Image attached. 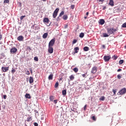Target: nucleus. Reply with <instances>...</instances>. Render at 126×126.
<instances>
[{
  "instance_id": "obj_1",
  "label": "nucleus",
  "mask_w": 126,
  "mask_h": 126,
  "mask_svg": "<svg viewBox=\"0 0 126 126\" xmlns=\"http://www.w3.org/2000/svg\"><path fill=\"white\" fill-rule=\"evenodd\" d=\"M106 30L107 31V33H103L102 36H101V37H103V38H107L111 35H115V32H117V31H118L119 29H118V28H117L116 29H115L114 28H108L106 29Z\"/></svg>"
},
{
  "instance_id": "obj_2",
  "label": "nucleus",
  "mask_w": 126,
  "mask_h": 126,
  "mask_svg": "<svg viewBox=\"0 0 126 126\" xmlns=\"http://www.w3.org/2000/svg\"><path fill=\"white\" fill-rule=\"evenodd\" d=\"M126 93V88H123L118 93L117 95H125Z\"/></svg>"
},
{
  "instance_id": "obj_3",
  "label": "nucleus",
  "mask_w": 126,
  "mask_h": 126,
  "mask_svg": "<svg viewBox=\"0 0 126 126\" xmlns=\"http://www.w3.org/2000/svg\"><path fill=\"white\" fill-rule=\"evenodd\" d=\"M60 11V9L59 8H57L54 11L53 14V18H56L57 16H58V13H59V11Z\"/></svg>"
},
{
  "instance_id": "obj_4",
  "label": "nucleus",
  "mask_w": 126,
  "mask_h": 126,
  "mask_svg": "<svg viewBox=\"0 0 126 126\" xmlns=\"http://www.w3.org/2000/svg\"><path fill=\"white\" fill-rule=\"evenodd\" d=\"M55 42H56V38L54 37L52 39H51L49 44H48V46L49 47H53L54 45H55Z\"/></svg>"
},
{
  "instance_id": "obj_5",
  "label": "nucleus",
  "mask_w": 126,
  "mask_h": 126,
  "mask_svg": "<svg viewBox=\"0 0 126 126\" xmlns=\"http://www.w3.org/2000/svg\"><path fill=\"white\" fill-rule=\"evenodd\" d=\"M16 52H17V48H16L15 47L13 46L12 48L10 50V52L11 54H16Z\"/></svg>"
},
{
  "instance_id": "obj_6",
  "label": "nucleus",
  "mask_w": 126,
  "mask_h": 126,
  "mask_svg": "<svg viewBox=\"0 0 126 126\" xmlns=\"http://www.w3.org/2000/svg\"><path fill=\"white\" fill-rule=\"evenodd\" d=\"M103 60L104 62H109L110 60H111V56H104L103 57Z\"/></svg>"
},
{
  "instance_id": "obj_7",
  "label": "nucleus",
  "mask_w": 126,
  "mask_h": 126,
  "mask_svg": "<svg viewBox=\"0 0 126 126\" xmlns=\"http://www.w3.org/2000/svg\"><path fill=\"white\" fill-rule=\"evenodd\" d=\"M48 51L49 54H53V53H54V48H53V46H48Z\"/></svg>"
},
{
  "instance_id": "obj_8",
  "label": "nucleus",
  "mask_w": 126,
  "mask_h": 126,
  "mask_svg": "<svg viewBox=\"0 0 126 126\" xmlns=\"http://www.w3.org/2000/svg\"><path fill=\"white\" fill-rule=\"evenodd\" d=\"M99 25H104L105 24V20L103 19H100L98 21Z\"/></svg>"
},
{
  "instance_id": "obj_9",
  "label": "nucleus",
  "mask_w": 126,
  "mask_h": 126,
  "mask_svg": "<svg viewBox=\"0 0 126 126\" xmlns=\"http://www.w3.org/2000/svg\"><path fill=\"white\" fill-rule=\"evenodd\" d=\"M74 52L72 53V55H73V56H74L75 54H77V53H78V51H79V47H75L74 48Z\"/></svg>"
},
{
  "instance_id": "obj_10",
  "label": "nucleus",
  "mask_w": 126,
  "mask_h": 126,
  "mask_svg": "<svg viewBox=\"0 0 126 126\" xmlns=\"http://www.w3.org/2000/svg\"><path fill=\"white\" fill-rule=\"evenodd\" d=\"M97 72V66H94L92 68L91 73H96Z\"/></svg>"
},
{
  "instance_id": "obj_11",
  "label": "nucleus",
  "mask_w": 126,
  "mask_h": 126,
  "mask_svg": "<svg viewBox=\"0 0 126 126\" xmlns=\"http://www.w3.org/2000/svg\"><path fill=\"white\" fill-rule=\"evenodd\" d=\"M9 68V67H1V70L3 72H6L8 71V69Z\"/></svg>"
},
{
  "instance_id": "obj_12",
  "label": "nucleus",
  "mask_w": 126,
  "mask_h": 126,
  "mask_svg": "<svg viewBox=\"0 0 126 126\" xmlns=\"http://www.w3.org/2000/svg\"><path fill=\"white\" fill-rule=\"evenodd\" d=\"M17 39L18 41L21 42V41H23V40H24V37L22 35H20L17 37Z\"/></svg>"
},
{
  "instance_id": "obj_13",
  "label": "nucleus",
  "mask_w": 126,
  "mask_h": 126,
  "mask_svg": "<svg viewBox=\"0 0 126 126\" xmlns=\"http://www.w3.org/2000/svg\"><path fill=\"white\" fill-rule=\"evenodd\" d=\"M44 23H49L50 22V20L49 18L45 17L43 19Z\"/></svg>"
},
{
  "instance_id": "obj_14",
  "label": "nucleus",
  "mask_w": 126,
  "mask_h": 126,
  "mask_svg": "<svg viewBox=\"0 0 126 126\" xmlns=\"http://www.w3.org/2000/svg\"><path fill=\"white\" fill-rule=\"evenodd\" d=\"M108 4L109 5H111V6H114V5H115V4L114 3V0H109V2L108 3Z\"/></svg>"
},
{
  "instance_id": "obj_15",
  "label": "nucleus",
  "mask_w": 126,
  "mask_h": 126,
  "mask_svg": "<svg viewBox=\"0 0 126 126\" xmlns=\"http://www.w3.org/2000/svg\"><path fill=\"white\" fill-rule=\"evenodd\" d=\"M29 82L30 84H32V83L34 82V79H33V77L32 76L30 77Z\"/></svg>"
},
{
  "instance_id": "obj_16",
  "label": "nucleus",
  "mask_w": 126,
  "mask_h": 126,
  "mask_svg": "<svg viewBox=\"0 0 126 126\" xmlns=\"http://www.w3.org/2000/svg\"><path fill=\"white\" fill-rule=\"evenodd\" d=\"M5 57V55H4V53H2L0 54V60H2V59L4 58Z\"/></svg>"
},
{
  "instance_id": "obj_17",
  "label": "nucleus",
  "mask_w": 126,
  "mask_h": 126,
  "mask_svg": "<svg viewBox=\"0 0 126 126\" xmlns=\"http://www.w3.org/2000/svg\"><path fill=\"white\" fill-rule=\"evenodd\" d=\"M54 77V74H51L48 76V79L49 80H53V78Z\"/></svg>"
},
{
  "instance_id": "obj_18",
  "label": "nucleus",
  "mask_w": 126,
  "mask_h": 126,
  "mask_svg": "<svg viewBox=\"0 0 126 126\" xmlns=\"http://www.w3.org/2000/svg\"><path fill=\"white\" fill-rule=\"evenodd\" d=\"M25 97L26 99H31V95H30V94H26Z\"/></svg>"
},
{
  "instance_id": "obj_19",
  "label": "nucleus",
  "mask_w": 126,
  "mask_h": 126,
  "mask_svg": "<svg viewBox=\"0 0 126 126\" xmlns=\"http://www.w3.org/2000/svg\"><path fill=\"white\" fill-rule=\"evenodd\" d=\"M55 99V96L54 95H50L49 97L50 101L51 102L54 101V99Z\"/></svg>"
},
{
  "instance_id": "obj_20",
  "label": "nucleus",
  "mask_w": 126,
  "mask_h": 126,
  "mask_svg": "<svg viewBox=\"0 0 126 126\" xmlns=\"http://www.w3.org/2000/svg\"><path fill=\"white\" fill-rule=\"evenodd\" d=\"M83 50L84 52H88V51H89V47L85 46L83 48Z\"/></svg>"
},
{
  "instance_id": "obj_21",
  "label": "nucleus",
  "mask_w": 126,
  "mask_h": 126,
  "mask_svg": "<svg viewBox=\"0 0 126 126\" xmlns=\"http://www.w3.org/2000/svg\"><path fill=\"white\" fill-rule=\"evenodd\" d=\"M67 18H68L67 15H64L63 16V20H67Z\"/></svg>"
},
{
  "instance_id": "obj_22",
  "label": "nucleus",
  "mask_w": 126,
  "mask_h": 126,
  "mask_svg": "<svg viewBox=\"0 0 126 126\" xmlns=\"http://www.w3.org/2000/svg\"><path fill=\"white\" fill-rule=\"evenodd\" d=\"M47 37H48V33L45 32L43 34L42 37L43 38V39H46Z\"/></svg>"
},
{
  "instance_id": "obj_23",
  "label": "nucleus",
  "mask_w": 126,
  "mask_h": 126,
  "mask_svg": "<svg viewBox=\"0 0 126 126\" xmlns=\"http://www.w3.org/2000/svg\"><path fill=\"white\" fill-rule=\"evenodd\" d=\"M62 95L65 96L66 95V90H63L62 91Z\"/></svg>"
},
{
  "instance_id": "obj_24",
  "label": "nucleus",
  "mask_w": 126,
  "mask_h": 126,
  "mask_svg": "<svg viewBox=\"0 0 126 126\" xmlns=\"http://www.w3.org/2000/svg\"><path fill=\"white\" fill-rule=\"evenodd\" d=\"M80 38H83L84 37V32H81L79 35Z\"/></svg>"
},
{
  "instance_id": "obj_25",
  "label": "nucleus",
  "mask_w": 126,
  "mask_h": 126,
  "mask_svg": "<svg viewBox=\"0 0 126 126\" xmlns=\"http://www.w3.org/2000/svg\"><path fill=\"white\" fill-rule=\"evenodd\" d=\"M63 14H64V11H62L60 13V14H59V16H60V17H62V16H63Z\"/></svg>"
},
{
  "instance_id": "obj_26",
  "label": "nucleus",
  "mask_w": 126,
  "mask_h": 126,
  "mask_svg": "<svg viewBox=\"0 0 126 126\" xmlns=\"http://www.w3.org/2000/svg\"><path fill=\"white\" fill-rule=\"evenodd\" d=\"M73 70L74 71V72H77L78 71V68L75 67L73 69Z\"/></svg>"
},
{
  "instance_id": "obj_27",
  "label": "nucleus",
  "mask_w": 126,
  "mask_h": 126,
  "mask_svg": "<svg viewBox=\"0 0 126 126\" xmlns=\"http://www.w3.org/2000/svg\"><path fill=\"white\" fill-rule=\"evenodd\" d=\"M30 121H32V118L31 117H28L27 119V122H30Z\"/></svg>"
},
{
  "instance_id": "obj_28",
  "label": "nucleus",
  "mask_w": 126,
  "mask_h": 126,
  "mask_svg": "<svg viewBox=\"0 0 126 126\" xmlns=\"http://www.w3.org/2000/svg\"><path fill=\"white\" fill-rule=\"evenodd\" d=\"M121 27H122V28H126V22L123 24Z\"/></svg>"
},
{
  "instance_id": "obj_29",
  "label": "nucleus",
  "mask_w": 126,
  "mask_h": 126,
  "mask_svg": "<svg viewBox=\"0 0 126 126\" xmlns=\"http://www.w3.org/2000/svg\"><path fill=\"white\" fill-rule=\"evenodd\" d=\"M69 78L70 79V80H73V79H74V76L73 75H71V76H69Z\"/></svg>"
},
{
  "instance_id": "obj_30",
  "label": "nucleus",
  "mask_w": 126,
  "mask_h": 126,
  "mask_svg": "<svg viewBox=\"0 0 126 126\" xmlns=\"http://www.w3.org/2000/svg\"><path fill=\"white\" fill-rule=\"evenodd\" d=\"M100 101H104L105 100V96H102L99 98Z\"/></svg>"
},
{
  "instance_id": "obj_31",
  "label": "nucleus",
  "mask_w": 126,
  "mask_h": 126,
  "mask_svg": "<svg viewBox=\"0 0 126 126\" xmlns=\"http://www.w3.org/2000/svg\"><path fill=\"white\" fill-rule=\"evenodd\" d=\"M34 61H35V62H39V58H38V57H34Z\"/></svg>"
},
{
  "instance_id": "obj_32",
  "label": "nucleus",
  "mask_w": 126,
  "mask_h": 126,
  "mask_svg": "<svg viewBox=\"0 0 126 126\" xmlns=\"http://www.w3.org/2000/svg\"><path fill=\"white\" fill-rule=\"evenodd\" d=\"M40 29V26H35L34 30H39Z\"/></svg>"
},
{
  "instance_id": "obj_33",
  "label": "nucleus",
  "mask_w": 126,
  "mask_h": 126,
  "mask_svg": "<svg viewBox=\"0 0 126 126\" xmlns=\"http://www.w3.org/2000/svg\"><path fill=\"white\" fill-rule=\"evenodd\" d=\"M112 59H113V60H114L115 61H116V60H117V59H118V56L117 55H114L112 57Z\"/></svg>"
},
{
  "instance_id": "obj_34",
  "label": "nucleus",
  "mask_w": 126,
  "mask_h": 126,
  "mask_svg": "<svg viewBox=\"0 0 126 126\" xmlns=\"http://www.w3.org/2000/svg\"><path fill=\"white\" fill-rule=\"evenodd\" d=\"M58 87H59V82H57L55 83V88H58Z\"/></svg>"
},
{
  "instance_id": "obj_35",
  "label": "nucleus",
  "mask_w": 126,
  "mask_h": 126,
  "mask_svg": "<svg viewBox=\"0 0 126 126\" xmlns=\"http://www.w3.org/2000/svg\"><path fill=\"white\" fill-rule=\"evenodd\" d=\"M77 43V39H74L72 41V45H74V44H76Z\"/></svg>"
},
{
  "instance_id": "obj_36",
  "label": "nucleus",
  "mask_w": 126,
  "mask_h": 126,
  "mask_svg": "<svg viewBox=\"0 0 126 126\" xmlns=\"http://www.w3.org/2000/svg\"><path fill=\"white\" fill-rule=\"evenodd\" d=\"M124 60H120L119 61V64H123L124 63Z\"/></svg>"
},
{
  "instance_id": "obj_37",
  "label": "nucleus",
  "mask_w": 126,
  "mask_h": 126,
  "mask_svg": "<svg viewBox=\"0 0 126 126\" xmlns=\"http://www.w3.org/2000/svg\"><path fill=\"white\" fill-rule=\"evenodd\" d=\"M16 71V70H15V69H13V68H12L11 72L12 74H14V72H15Z\"/></svg>"
},
{
  "instance_id": "obj_38",
  "label": "nucleus",
  "mask_w": 126,
  "mask_h": 126,
  "mask_svg": "<svg viewBox=\"0 0 126 126\" xmlns=\"http://www.w3.org/2000/svg\"><path fill=\"white\" fill-rule=\"evenodd\" d=\"M26 50L27 51H29V52H30V51H31V48L30 47V46H27Z\"/></svg>"
},
{
  "instance_id": "obj_39",
  "label": "nucleus",
  "mask_w": 126,
  "mask_h": 126,
  "mask_svg": "<svg viewBox=\"0 0 126 126\" xmlns=\"http://www.w3.org/2000/svg\"><path fill=\"white\" fill-rule=\"evenodd\" d=\"M3 3H9V0H4Z\"/></svg>"
},
{
  "instance_id": "obj_40",
  "label": "nucleus",
  "mask_w": 126,
  "mask_h": 126,
  "mask_svg": "<svg viewBox=\"0 0 126 126\" xmlns=\"http://www.w3.org/2000/svg\"><path fill=\"white\" fill-rule=\"evenodd\" d=\"M117 78L118 79H121V78H122V75L121 74L117 75Z\"/></svg>"
},
{
  "instance_id": "obj_41",
  "label": "nucleus",
  "mask_w": 126,
  "mask_h": 126,
  "mask_svg": "<svg viewBox=\"0 0 126 126\" xmlns=\"http://www.w3.org/2000/svg\"><path fill=\"white\" fill-rule=\"evenodd\" d=\"M112 92L114 93V95H116V93H117V90L116 89H113L112 91Z\"/></svg>"
},
{
  "instance_id": "obj_42",
  "label": "nucleus",
  "mask_w": 126,
  "mask_h": 126,
  "mask_svg": "<svg viewBox=\"0 0 126 126\" xmlns=\"http://www.w3.org/2000/svg\"><path fill=\"white\" fill-rule=\"evenodd\" d=\"M26 71V74H27L28 75H30V72L29 70H25Z\"/></svg>"
},
{
  "instance_id": "obj_43",
  "label": "nucleus",
  "mask_w": 126,
  "mask_h": 126,
  "mask_svg": "<svg viewBox=\"0 0 126 126\" xmlns=\"http://www.w3.org/2000/svg\"><path fill=\"white\" fill-rule=\"evenodd\" d=\"M70 7H71V9H74V7H75V5H71Z\"/></svg>"
},
{
  "instance_id": "obj_44",
  "label": "nucleus",
  "mask_w": 126,
  "mask_h": 126,
  "mask_svg": "<svg viewBox=\"0 0 126 126\" xmlns=\"http://www.w3.org/2000/svg\"><path fill=\"white\" fill-rule=\"evenodd\" d=\"M3 99H4V100H5L6 99V98H7V96L6 95V94H3Z\"/></svg>"
},
{
  "instance_id": "obj_45",
  "label": "nucleus",
  "mask_w": 126,
  "mask_h": 126,
  "mask_svg": "<svg viewBox=\"0 0 126 126\" xmlns=\"http://www.w3.org/2000/svg\"><path fill=\"white\" fill-rule=\"evenodd\" d=\"M24 17H26V15H24V16H21L20 17V20H22L23 19V18H24Z\"/></svg>"
},
{
  "instance_id": "obj_46",
  "label": "nucleus",
  "mask_w": 126,
  "mask_h": 126,
  "mask_svg": "<svg viewBox=\"0 0 126 126\" xmlns=\"http://www.w3.org/2000/svg\"><path fill=\"white\" fill-rule=\"evenodd\" d=\"M92 119L93 120V121H96V117L94 116L92 117Z\"/></svg>"
},
{
  "instance_id": "obj_47",
  "label": "nucleus",
  "mask_w": 126,
  "mask_h": 126,
  "mask_svg": "<svg viewBox=\"0 0 126 126\" xmlns=\"http://www.w3.org/2000/svg\"><path fill=\"white\" fill-rule=\"evenodd\" d=\"M60 16H59L58 17H57V22H59V21H60V20H61V19L60 18Z\"/></svg>"
},
{
  "instance_id": "obj_48",
  "label": "nucleus",
  "mask_w": 126,
  "mask_h": 126,
  "mask_svg": "<svg viewBox=\"0 0 126 126\" xmlns=\"http://www.w3.org/2000/svg\"><path fill=\"white\" fill-rule=\"evenodd\" d=\"M53 102L54 103V104H57V103H58V99H56L53 100Z\"/></svg>"
},
{
  "instance_id": "obj_49",
  "label": "nucleus",
  "mask_w": 126,
  "mask_h": 126,
  "mask_svg": "<svg viewBox=\"0 0 126 126\" xmlns=\"http://www.w3.org/2000/svg\"><path fill=\"white\" fill-rule=\"evenodd\" d=\"M33 125L34 126H39V124H38V123H36V122H34L33 123Z\"/></svg>"
},
{
  "instance_id": "obj_50",
  "label": "nucleus",
  "mask_w": 126,
  "mask_h": 126,
  "mask_svg": "<svg viewBox=\"0 0 126 126\" xmlns=\"http://www.w3.org/2000/svg\"><path fill=\"white\" fill-rule=\"evenodd\" d=\"M67 27H68V25H64V28L65 29H66V28H67Z\"/></svg>"
},
{
  "instance_id": "obj_51",
  "label": "nucleus",
  "mask_w": 126,
  "mask_h": 126,
  "mask_svg": "<svg viewBox=\"0 0 126 126\" xmlns=\"http://www.w3.org/2000/svg\"><path fill=\"white\" fill-rule=\"evenodd\" d=\"M19 7H21V6H22V4L20 2H19Z\"/></svg>"
},
{
  "instance_id": "obj_52",
  "label": "nucleus",
  "mask_w": 126,
  "mask_h": 126,
  "mask_svg": "<svg viewBox=\"0 0 126 126\" xmlns=\"http://www.w3.org/2000/svg\"><path fill=\"white\" fill-rule=\"evenodd\" d=\"M34 112L35 113H36L37 115H39V112H38V111L34 110Z\"/></svg>"
},
{
  "instance_id": "obj_53",
  "label": "nucleus",
  "mask_w": 126,
  "mask_h": 126,
  "mask_svg": "<svg viewBox=\"0 0 126 126\" xmlns=\"http://www.w3.org/2000/svg\"><path fill=\"white\" fill-rule=\"evenodd\" d=\"M86 107H87V105H85V106H84V111H85L86 110Z\"/></svg>"
},
{
  "instance_id": "obj_54",
  "label": "nucleus",
  "mask_w": 126,
  "mask_h": 126,
  "mask_svg": "<svg viewBox=\"0 0 126 126\" xmlns=\"http://www.w3.org/2000/svg\"><path fill=\"white\" fill-rule=\"evenodd\" d=\"M106 8L107 7H106V6H103L102 10H105V9H106Z\"/></svg>"
},
{
  "instance_id": "obj_55",
  "label": "nucleus",
  "mask_w": 126,
  "mask_h": 126,
  "mask_svg": "<svg viewBox=\"0 0 126 126\" xmlns=\"http://www.w3.org/2000/svg\"><path fill=\"white\" fill-rule=\"evenodd\" d=\"M30 69L31 73V74H32V73H33V71L32 70V68H31Z\"/></svg>"
},
{
  "instance_id": "obj_56",
  "label": "nucleus",
  "mask_w": 126,
  "mask_h": 126,
  "mask_svg": "<svg viewBox=\"0 0 126 126\" xmlns=\"http://www.w3.org/2000/svg\"><path fill=\"white\" fill-rule=\"evenodd\" d=\"M102 48H103V49H106V46L105 45L103 44Z\"/></svg>"
},
{
  "instance_id": "obj_57",
  "label": "nucleus",
  "mask_w": 126,
  "mask_h": 126,
  "mask_svg": "<svg viewBox=\"0 0 126 126\" xmlns=\"http://www.w3.org/2000/svg\"><path fill=\"white\" fill-rule=\"evenodd\" d=\"M1 39H2V35L0 34V41L1 40Z\"/></svg>"
},
{
  "instance_id": "obj_58",
  "label": "nucleus",
  "mask_w": 126,
  "mask_h": 126,
  "mask_svg": "<svg viewBox=\"0 0 126 126\" xmlns=\"http://www.w3.org/2000/svg\"><path fill=\"white\" fill-rule=\"evenodd\" d=\"M118 72H120V71H122V69H118L117 70Z\"/></svg>"
},
{
  "instance_id": "obj_59",
  "label": "nucleus",
  "mask_w": 126,
  "mask_h": 126,
  "mask_svg": "<svg viewBox=\"0 0 126 126\" xmlns=\"http://www.w3.org/2000/svg\"><path fill=\"white\" fill-rule=\"evenodd\" d=\"M98 1L100 2H103V1H105V0H99Z\"/></svg>"
},
{
  "instance_id": "obj_60",
  "label": "nucleus",
  "mask_w": 126,
  "mask_h": 126,
  "mask_svg": "<svg viewBox=\"0 0 126 126\" xmlns=\"http://www.w3.org/2000/svg\"><path fill=\"white\" fill-rule=\"evenodd\" d=\"M35 25H36L34 24V25H33V26H32V29H34V27H35Z\"/></svg>"
},
{
  "instance_id": "obj_61",
  "label": "nucleus",
  "mask_w": 126,
  "mask_h": 126,
  "mask_svg": "<svg viewBox=\"0 0 126 126\" xmlns=\"http://www.w3.org/2000/svg\"><path fill=\"white\" fill-rule=\"evenodd\" d=\"M86 15L88 16V15H89V12H87L86 13Z\"/></svg>"
},
{
  "instance_id": "obj_62",
  "label": "nucleus",
  "mask_w": 126,
  "mask_h": 126,
  "mask_svg": "<svg viewBox=\"0 0 126 126\" xmlns=\"http://www.w3.org/2000/svg\"><path fill=\"white\" fill-rule=\"evenodd\" d=\"M83 77H85V76H86V75L85 74H83L82 75Z\"/></svg>"
},
{
  "instance_id": "obj_63",
  "label": "nucleus",
  "mask_w": 126,
  "mask_h": 126,
  "mask_svg": "<svg viewBox=\"0 0 126 126\" xmlns=\"http://www.w3.org/2000/svg\"><path fill=\"white\" fill-rule=\"evenodd\" d=\"M71 111H72L73 112H74V108L73 109H71Z\"/></svg>"
},
{
  "instance_id": "obj_64",
  "label": "nucleus",
  "mask_w": 126,
  "mask_h": 126,
  "mask_svg": "<svg viewBox=\"0 0 126 126\" xmlns=\"http://www.w3.org/2000/svg\"><path fill=\"white\" fill-rule=\"evenodd\" d=\"M84 18H85V19L86 20V19H87V16H85V17H84Z\"/></svg>"
}]
</instances>
